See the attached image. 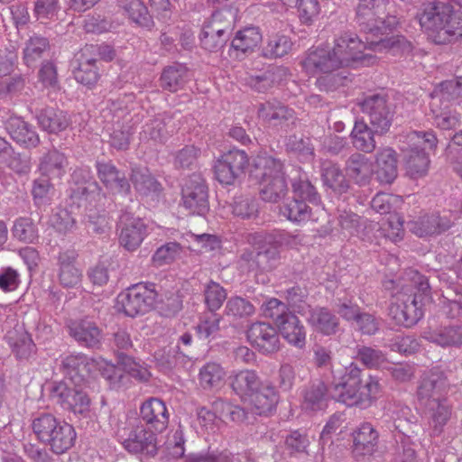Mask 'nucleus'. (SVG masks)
Returning <instances> with one entry per match:
<instances>
[{
    "instance_id": "nucleus-1",
    "label": "nucleus",
    "mask_w": 462,
    "mask_h": 462,
    "mask_svg": "<svg viewBox=\"0 0 462 462\" xmlns=\"http://www.w3.org/2000/svg\"><path fill=\"white\" fill-rule=\"evenodd\" d=\"M312 351L317 367L331 368L334 400L350 407L365 409L379 397L382 385L377 376L366 374L355 363L343 368L333 366V353L329 347L315 345Z\"/></svg>"
},
{
    "instance_id": "nucleus-2",
    "label": "nucleus",
    "mask_w": 462,
    "mask_h": 462,
    "mask_svg": "<svg viewBox=\"0 0 462 462\" xmlns=\"http://www.w3.org/2000/svg\"><path fill=\"white\" fill-rule=\"evenodd\" d=\"M366 45L356 33L346 32L337 37L333 47L310 49L300 61L308 75L328 72L332 69L355 67L358 63L369 64L373 56L365 54Z\"/></svg>"
},
{
    "instance_id": "nucleus-3",
    "label": "nucleus",
    "mask_w": 462,
    "mask_h": 462,
    "mask_svg": "<svg viewBox=\"0 0 462 462\" xmlns=\"http://www.w3.org/2000/svg\"><path fill=\"white\" fill-rule=\"evenodd\" d=\"M417 16L421 28L434 34L437 43H448L462 37V11L454 10L448 2L425 3Z\"/></svg>"
},
{
    "instance_id": "nucleus-4",
    "label": "nucleus",
    "mask_w": 462,
    "mask_h": 462,
    "mask_svg": "<svg viewBox=\"0 0 462 462\" xmlns=\"http://www.w3.org/2000/svg\"><path fill=\"white\" fill-rule=\"evenodd\" d=\"M31 427L36 439L57 455L70 449L77 439L76 430L71 424L60 420L49 412L35 414Z\"/></svg>"
},
{
    "instance_id": "nucleus-5",
    "label": "nucleus",
    "mask_w": 462,
    "mask_h": 462,
    "mask_svg": "<svg viewBox=\"0 0 462 462\" xmlns=\"http://www.w3.org/2000/svg\"><path fill=\"white\" fill-rule=\"evenodd\" d=\"M355 21L360 31L377 36L395 28L399 17L390 0H358Z\"/></svg>"
},
{
    "instance_id": "nucleus-6",
    "label": "nucleus",
    "mask_w": 462,
    "mask_h": 462,
    "mask_svg": "<svg viewBox=\"0 0 462 462\" xmlns=\"http://www.w3.org/2000/svg\"><path fill=\"white\" fill-rule=\"evenodd\" d=\"M411 285L417 290L411 295L401 294L389 307V315L398 325L411 328L423 317L421 297H428L430 286L426 276L417 271H411Z\"/></svg>"
},
{
    "instance_id": "nucleus-7",
    "label": "nucleus",
    "mask_w": 462,
    "mask_h": 462,
    "mask_svg": "<svg viewBox=\"0 0 462 462\" xmlns=\"http://www.w3.org/2000/svg\"><path fill=\"white\" fill-rule=\"evenodd\" d=\"M365 123L372 126L380 136L386 134L393 125L395 109L385 94L366 96L360 103Z\"/></svg>"
},
{
    "instance_id": "nucleus-8",
    "label": "nucleus",
    "mask_w": 462,
    "mask_h": 462,
    "mask_svg": "<svg viewBox=\"0 0 462 462\" xmlns=\"http://www.w3.org/2000/svg\"><path fill=\"white\" fill-rule=\"evenodd\" d=\"M154 283H137L125 291L121 292L117 297V304L123 312L131 318L138 315H143L153 309L158 291Z\"/></svg>"
},
{
    "instance_id": "nucleus-9",
    "label": "nucleus",
    "mask_w": 462,
    "mask_h": 462,
    "mask_svg": "<svg viewBox=\"0 0 462 462\" xmlns=\"http://www.w3.org/2000/svg\"><path fill=\"white\" fill-rule=\"evenodd\" d=\"M87 383L55 382L51 384L50 397L64 410L83 417L90 411V398L85 391Z\"/></svg>"
},
{
    "instance_id": "nucleus-10",
    "label": "nucleus",
    "mask_w": 462,
    "mask_h": 462,
    "mask_svg": "<svg viewBox=\"0 0 462 462\" xmlns=\"http://www.w3.org/2000/svg\"><path fill=\"white\" fill-rule=\"evenodd\" d=\"M182 206L190 214L206 216L209 211L208 187L200 173L185 179L181 188Z\"/></svg>"
},
{
    "instance_id": "nucleus-11",
    "label": "nucleus",
    "mask_w": 462,
    "mask_h": 462,
    "mask_svg": "<svg viewBox=\"0 0 462 462\" xmlns=\"http://www.w3.org/2000/svg\"><path fill=\"white\" fill-rule=\"evenodd\" d=\"M248 166L249 157L245 151L229 150L215 162V178L222 185H235L245 175Z\"/></svg>"
},
{
    "instance_id": "nucleus-12",
    "label": "nucleus",
    "mask_w": 462,
    "mask_h": 462,
    "mask_svg": "<svg viewBox=\"0 0 462 462\" xmlns=\"http://www.w3.org/2000/svg\"><path fill=\"white\" fill-rule=\"evenodd\" d=\"M246 338L250 345L263 355L276 353L281 347L277 328L267 322L253 323L246 331Z\"/></svg>"
},
{
    "instance_id": "nucleus-13",
    "label": "nucleus",
    "mask_w": 462,
    "mask_h": 462,
    "mask_svg": "<svg viewBox=\"0 0 462 462\" xmlns=\"http://www.w3.org/2000/svg\"><path fill=\"white\" fill-rule=\"evenodd\" d=\"M448 390V382L443 372L431 370L421 378L418 389L419 402L425 405L431 401L439 402L447 399L445 395Z\"/></svg>"
},
{
    "instance_id": "nucleus-14",
    "label": "nucleus",
    "mask_w": 462,
    "mask_h": 462,
    "mask_svg": "<svg viewBox=\"0 0 462 462\" xmlns=\"http://www.w3.org/2000/svg\"><path fill=\"white\" fill-rule=\"evenodd\" d=\"M112 343L117 354L118 361L124 366V369L134 377L147 380L149 377L148 372L141 369V366L126 354L134 347L130 333L125 328H118L113 333Z\"/></svg>"
},
{
    "instance_id": "nucleus-15",
    "label": "nucleus",
    "mask_w": 462,
    "mask_h": 462,
    "mask_svg": "<svg viewBox=\"0 0 462 462\" xmlns=\"http://www.w3.org/2000/svg\"><path fill=\"white\" fill-rule=\"evenodd\" d=\"M280 259V253L275 246L264 245L257 251L246 249L241 255V262L252 272H268L273 270Z\"/></svg>"
},
{
    "instance_id": "nucleus-16",
    "label": "nucleus",
    "mask_w": 462,
    "mask_h": 462,
    "mask_svg": "<svg viewBox=\"0 0 462 462\" xmlns=\"http://www.w3.org/2000/svg\"><path fill=\"white\" fill-rule=\"evenodd\" d=\"M5 339L12 354L20 362H31L37 355V346L32 336L21 326L7 331Z\"/></svg>"
},
{
    "instance_id": "nucleus-17",
    "label": "nucleus",
    "mask_w": 462,
    "mask_h": 462,
    "mask_svg": "<svg viewBox=\"0 0 462 462\" xmlns=\"http://www.w3.org/2000/svg\"><path fill=\"white\" fill-rule=\"evenodd\" d=\"M452 226L450 219L439 213L424 214L407 223V227L418 237L439 236Z\"/></svg>"
},
{
    "instance_id": "nucleus-18",
    "label": "nucleus",
    "mask_w": 462,
    "mask_h": 462,
    "mask_svg": "<svg viewBox=\"0 0 462 462\" xmlns=\"http://www.w3.org/2000/svg\"><path fill=\"white\" fill-rule=\"evenodd\" d=\"M140 418L151 430L162 432L169 423L165 403L159 398H149L140 408Z\"/></svg>"
},
{
    "instance_id": "nucleus-19",
    "label": "nucleus",
    "mask_w": 462,
    "mask_h": 462,
    "mask_svg": "<svg viewBox=\"0 0 462 462\" xmlns=\"http://www.w3.org/2000/svg\"><path fill=\"white\" fill-rule=\"evenodd\" d=\"M92 365L82 353L69 354L60 360V369L70 383H88Z\"/></svg>"
},
{
    "instance_id": "nucleus-20",
    "label": "nucleus",
    "mask_w": 462,
    "mask_h": 462,
    "mask_svg": "<svg viewBox=\"0 0 462 462\" xmlns=\"http://www.w3.org/2000/svg\"><path fill=\"white\" fill-rule=\"evenodd\" d=\"M333 393V391L331 392ZM328 385L319 379L311 381L301 392V408L308 412H317L327 409L329 398Z\"/></svg>"
},
{
    "instance_id": "nucleus-21",
    "label": "nucleus",
    "mask_w": 462,
    "mask_h": 462,
    "mask_svg": "<svg viewBox=\"0 0 462 462\" xmlns=\"http://www.w3.org/2000/svg\"><path fill=\"white\" fill-rule=\"evenodd\" d=\"M379 433L369 422H364L353 432L352 454L356 460L372 456L378 448Z\"/></svg>"
},
{
    "instance_id": "nucleus-22",
    "label": "nucleus",
    "mask_w": 462,
    "mask_h": 462,
    "mask_svg": "<svg viewBox=\"0 0 462 462\" xmlns=\"http://www.w3.org/2000/svg\"><path fill=\"white\" fill-rule=\"evenodd\" d=\"M5 129L10 137L23 148L32 149L40 144L35 127L20 116H10L5 122Z\"/></svg>"
},
{
    "instance_id": "nucleus-23",
    "label": "nucleus",
    "mask_w": 462,
    "mask_h": 462,
    "mask_svg": "<svg viewBox=\"0 0 462 462\" xmlns=\"http://www.w3.org/2000/svg\"><path fill=\"white\" fill-rule=\"evenodd\" d=\"M122 224L119 244L127 251H135L148 234L147 226L140 217H127Z\"/></svg>"
},
{
    "instance_id": "nucleus-24",
    "label": "nucleus",
    "mask_w": 462,
    "mask_h": 462,
    "mask_svg": "<svg viewBox=\"0 0 462 462\" xmlns=\"http://www.w3.org/2000/svg\"><path fill=\"white\" fill-rule=\"evenodd\" d=\"M69 335L80 345L88 348H99L102 331L93 321L80 319L69 326Z\"/></svg>"
},
{
    "instance_id": "nucleus-25",
    "label": "nucleus",
    "mask_w": 462,
    "mask_h": 462,
    "mask_svg": "<svg viewBox=\"0 0 462 462\" xmlns=\"http://www.w3.org/2000/svg\"><path fill=\"white\" fill-rule=\"evenodd\" d=\"M402 158L406 165L408 174L414 179L424 176L429 169L430 159L423 148L412 145L406 140L401 146Z\"/></svg>"
},
{
    "instance_id": "nucleus-26",
    "label": "nucleus",
    "mask_w": 462,
    "mask_h": 462,
    "mask_svg": "<svg viewBox=\"0 0 462 462\" xmlns=\"http://www.w3.org/2000/svg\"><path fill=\"white\" fill-rule=\"evenodd\" d=\"M153 431L143 427L136 428L130 433L129 438L123 442L125 448L132 453L155 456L157 454V445L156 435Z\"/></svg>"
},
{
    "instance_id": "nucleus-27",
    "label": "nucleus",
    "mask_w": 462,
    "mask_h": 462,
    "mask_svg": "<svg viewBox=\"0 0 462 462\" xmlns=\"http://www.w3.org/2000/svg\"><path fill=\"white\" fill-rule=\"evenodd\" d=\"M258 116L275 126H282L290 121L293 123L296 119L294 110L276 99L261 103L258 106Z\"/></svg>"
},
{
    "instance_id": "nucleus-28",
    "label": "nucleus",
    "mask_w": 462,
    "mask_h": 462,
    "mask_svg": "<svg viewBox=\"0 0 462 462\" xmlns=\"http://www.w3.org/2000/svg\"><path fill=\"white\" fill-rule=\"evenodd\" d=\"M422 337L429 342L442 347H459L462 346V326L430 328L423 332Z\"/></svg>"
},
{
    "instance_id": "nucleus-29",
    "label": "nucleus",
    "mask_w": 462,
    "mask_h": 462,
    "mask_svg": "<svg viewBox=\"0 0 462 462\" xmlns=\"http://www.w3.org/2000/svg\"><path fill=\"white\" fill-rule=\"evenodd\" d=\"M249 399L258 415L268 416L275 411L280 396L275 386L264 381Z\"/></svg>"
},
{
    "instance_id": "nucleus-30",
    "label": "nucleus",
    "mask_w": 462,
    "mask_h": 462,
    "mask_svg": "<svg viewBox=\"0 0 462 462\" xmlns=\"http://www.w3.org/2000/svg\"><path fill=\"white\" fill-rule=\"evenodd\" d=\"M77 254L74 251H65L58 256V277L60 283L65 288L78 285L82 277L81 271L76 267Z\"/></svg>"
},
{
    "instance_id": "nucleus-31",
    "label": "nucleus",
    "mask_w": 462,
    "mask_h": 462,
    "mask_svg": "<svg viewBox=\"0 0 462 462\" xmlns=\"http://www.w3.org/2000/svg\"><path fill=\"white\" fill-rule=\"evenodd\" d=\"M283 174L285 172L281 160L266 154H259L254 159L251 176L260 183Z\"/></svg>"
},
{
    "instance_id": "nucleus-32",
    "label": "nucleus",
    "mask_w": 462,
    "mask_h": 462,
    "mask_svg": "<svg viewBox=\"0 0 462 462\" xmlns=\"http://www.w3.org/2000/svg\"><path fill=\"white\" fill-rule=\"evenodd\" d=\"M40 127L49 134H59L68 128L70 120L68 114L55 107H45L36 115Z\"/></svg>"
},
{
    "instance_id": "nucleus-33",
    "label": "nucleus",
    "mask_w": 462,
    "mask_h": 462,
    "mask_svg": "<svg viewBox=\"0 0 462 462\" xmlns=\"http://www.w3.org/2000/svg\"><path fill=\"white\" fill-rule=\"evenodd\" d=\"M96 168L100 180L105 186L118 193H128L130 183L124 173H121L111 162H97Z\"/></svg>"
},
{
    "instance_id": "nucleus-34",
    "label": "nucleus",
    "mask_w": 462,
    "mask_h": 462,
    "mask_svg": "<svg viewBox=\"0 0 462 462\" xmlns=\"http://www.w3.org/2000/svg\"><path fill=\"white\" fill-rule=\"evenodd\" d=\"M376 179L383 184H391L398 176L396 152L387 147L380 150L375 159Z\"/></svg>"
},
{
    "instance_id": "nucleus-35",
    "label": "nucleus",
    "mask_w": 462,
    "mask_h": 462,
    "mask_svg": "<svg viewBox=\"0 0 462 462\" xmlns=\"http://www.w3.org/2000/svg\"><path fill=\"white\" fill-rule=\"evenodd\" d=\"M366 43L373 51L388 53L392 56L410 54L413 49L411 42L402 35H393L382 38L379 41H367Z\"/></svg>"
},
{
    "instance_id": "nucleus-36",
    "label": "nucleus",
    "mask_w": 462,
    "mask_h": 462,
    "mask_svg": "<svg viewBox=\"0 0 462 462\" xmlns=\"http://www.w3.org/2000/svg\"><path fill=\"white\" fill-rule=\"evenodd\" d=\"M67 166L68 160L65 154L52 149L41 157L39 171L44 177L60 180L65 174Z\"/></svg>"
},
{
    "instance_id": "nucleus-37",
    "label": "nucleus",
    "mask_w": 462,
    "mask_h": 462,
    "mask_svg": "<svg viewBox=\"0 0 462 462\" xmlns=\"http://www.w3.org/2000/svg\"><path fill=\"white\" fill-rule=\"evenodd\" d=\"M346 172L356 184L365 186L371 180L373 168L368 158L362 153L355 152L346 162Z\"/></svg>"
},
{
    "instance_id": "nucleus-38",
    "label": "nucleus",
    "mask_w": 462,
    "mask_h": 462,
    "mask_svg": "<svg viewBox=\"0 0 462 462\" xmlns=\"http://www.w3.org/2000/svg\"><path fill=\"white\" fill-rule=\"evenodd\" d=\"M425 408L432 434L439 436L443 432L445 425L451 418V405L445 399L439 402L431 401V403L425 405Z\"/></svg>"
},
{
    "instance_id": "nucleus-39",
    "label": "nucleus",
    "mask_w": 462,
    "mask_h": 462,
    "mask_svg": "<svg viewBox=\"0 0 462 462\" xmlns=\"http://www.w3.org/2000/svg\"><path fill=\"white\" fill-rule=\"evenodd\" d=\"M130 180L135 190L142 196L158 197L162 191L161 183L151 174L147 168H132Z\"/></svg>"
},
{
    "instance_id": "nucleus-40",
    "label": "nucleus",
    "mask_w": 462,
    "mask_h": 462,
    "mask_svg": "<svg viewBox=\"0 0 462 462\" xmlns=\"http://www.w3.org/2000/svg\"><path fill=\"white\" fill-rule=\"evenodd\" d=\"M263 383L254 370H242L231 379L233 391L240 397L250 398Z\"/></svg>"
},
{
    "instance_id": "nucleus-41",
    "label": "nucleus",
    "mask_w": 462,
    "mask_h": 462,
    "mask_svg": "<svg viewBox=\"0 0 462 462\" xmlns=\"http://www.w3.org/2000/svg\"><path fill=\"white\" fill-rule=\"evenodd\" d=\"M189 69L181 63H173L163 69L160 81L161 87L170 92H177L183 88L189 81Z\"/></svg>"
},
{
    "instance_id": "nucleus-42",
    "label": "nucleus",
    "mask_w": 462,
    "mask_h": 462,
    "mask_svg": "<svg viewBox=\"0 0 462 462\" xmlns=\"http://www.w3.org/2000/svg\"><path fill=\"white\" fill-rule=\"evenodd\" d=\"M308 318L309 323L319 332L330 336L336 334L338 329V318L328 309L316 307L310 309Z\"/></svg>"
},
{
    "instance_id": "nucleus-43",
    "label": "nucleus",
    "mask_w": 462,
    "mask_h": 462,
    "mask_svg": "<svg viewBox=\"0 0 462 462\" xmlns=\"http://www.w3.org/2000/svg\"><path fill=\"white\" fill-rule=\"evenodd\" d=\"M277 327L280 333L288 343L299 348H302L305 346L306 330L295 314H287L285 319Z\"/></svg>"
},
{
    "instance_id": "nucleus-44",
    "label": "nucleus",
    "mask_w": 462,
    "mask_h": 462,
    "mask_svg": "<svg viewBox=\"0 0 462 462\" xmlns=\"http://www.w3.org/2000/svg\"><path fill=\"white\" fill-rule=\"evenodd\" d=\"M375 135L380 136V134L375 133L371 125L365 121H356L350 136L356 150L369 153L376 148Z\"/></svg>"
},
{
    "instance_id": "nucleus-45",
    "label": "nucleus",
    "mask_w": 462,
    "mask_h": 462,
    "mask_svg": "<svg viewBox=\"0 0 462 462\" xmlns=\"http://www.w3.org/2000/svg\"><path fill=\"white\" fill-rule=\"evenodd\" d=\"M51 45L48 38L33 34L24 42L23 60L29 68L36 67L37 63L50 51Z\"/></svg>"
},
{
    "instance_id": "nucleus-46",
    "label": "nucleus",
    "mask_w": 462,
    "mask_h": 462,
    "mask_svg": "<svg viewBox=\"0 0 462 462\" xmlns=\"http://www.w3.org/2000/svg\"><path fill=\"white\" fill-rule=\"evenodd\" d=\"M321 178L326 187L342 194L349 188L348 180L341 169L335 163L326 161L321 164Z\"/></svg>"
},
{
    "instance_id": "nucleus-47",
    "label": "nucleus",
    "mask_w": 462,
    "mask_h": 462,
    "mask_svg": "<svg viewBox=\"0 0 462 462\" xmlns=\"http://www.w3.org/2000/svg\"><path fill=\"white\" fill-rule=\"evenodd\" d=\"M71 182L77 186V189H73V195L79 198L87 197L99 189L90 168L87 166L78 167L74 170L71 174Z\"/></svg>"
},
{
    "instance_id": "nucleus-48",
    "label": "nucleus",
    "mask_w": 462,
    "mask_h": 462,
    "mask_svg": "<svg viewBox=\"0 0 462 462\" xmlns=\"http://www.w3.org/2000/svg\"><path fill=\"white\" fill-rule=\"evenodd\" d=\"M157 308L160 314L166 318L176 316L183 308L182 295L180 290H164L158 292Z\"/></svg>"
},
{
    "instance_id": "nucleus-49",
    "label": "nucleus",
    "mask_w": 462,
    "mask_h": 462,
    "mask_svg": "<svg viewBox=\"0 0 462 462\" xmlns=\"http://www.w3.org/2000/svg\"><path fill=\"white\" fill-rule=\"evenodd\" d=\"M171 118L156 116L145 124L143 129V139L152 140L154 143H163L173 132L169 126Z\"/></svg>"
},
{
    "instance_id": "nucleus-50",
    "label": "nucleus",
    "mask_w": 462,
    "mask_h": 462,
    "mask_svg": "<svg viewBox=\"0 0 462 462\" xmlns=\"http://www.w3.org/2000/svg\"><path fill=\"white\" fill-rule=\"evenodd\" d=\"M431 101L439 99V105L444 106L462 97V78L444 80L437 85L430 94Z\"/></svg>"
},
{
    "instance_id": "nucleus-51",
    "label": "nucleus",
    "mask_w": 462,
    "mask_h": 462,
    "mask_svg": "<svg viewBox=\"0 0 462 462\" xmlns=\"http://www.w3.org/2000/svg\"><path fill=\"white\" fill-rule=\"evenodd\" d=\"M291 189L296 199H303L306 203L313 205H319L321 202L320 195L316 187L305 173L299 174L297 178L291 180Z\"/></svg>"
},
{
    "instance_id": "nucleus-52",
    "label": "nucleus",
    "mask_w": 462,
    "mask_h": 462,
    "mask_svg": "<svg viewBox=\"0 0 462 462\" xmlns=\"http://www.w3.org/2000/svg\"><path fill=\"white\" fill-rule=\"evenodd\" d=\"M280 213L293 223H301L310 218L311 208L303 199L293 198L280 207Z\"/></svg>"
},
{
    "instance_id": "nucleus-53",
    "label": "nucleus",
    "mask_w": 462,
    "mask_h": 462,
    "mask_svg": "<svg viewBox=\"0 0 462 462\" xmlns=\"http://www.w3.org/2000/svg\"><path fill=\"white\" fill-rule=\"evenodd\" d=\"M261 185L260 196L261 199L266 202L277 203L282 199L288 192L285 174L276 176L272 180L261 183Z\"/></svg>"
},
{
    "instance_id": "nucleus-54",
    "label": "nucleus",
    "mask_w": 462,
    "mask_h": 462,
    "mask_svg": "<svg viewBox=\"0 0 462 462\" xmlns=\"http://www.w3.org/2000/svg\"><path fill=\"white\" fill-rule=\"evenodd\" d=\"M448 105H439V99L430 101V110L434 120V124L440 129L450 130L460 125V120L457 114H452L448 110Z\"/></svg>"
},
{
    "instance_id": "nucleus-55",
    "label": "nucleus",
    "mask_w": 462,
    "mask_h": 462,
    "mask_svg": "<svg viewBox=\"0 0 462 462\" xmlns=\"http://www.w3.org/2000/svg\"><path fill=\"white\" fill-rule=\"evenodd\" d=\"M286 151L299 157L302 162H310L314 158V146L310 137L290 135L285 143Z\"/></svg>"
},
{
    "instance_id": "nucleus-56",
    "label": "nucleus",
    "mask_w": 462,
    "mask_h": 462,
    "mask_svg": "<svg viewBox=\"0 0 462 462\" xmlns=\"http://www.w3.org/2000/svg\"><path fill=\"white\" fill-rule=\"evenodd\" d=\"M262 42V35L255 27H246L238 31L232 40L231 46L236 51L243 53L254 51L255 47Z\"/></svg>"
},
{
    "instance_id": "nucleus-57",
    "label": "nucleus",
    "mask_w": 462,
    "mask_h": 462,
    "mask_svg": "<svg viewBox=\"0 0 462 462\" xmlns=\"http://www.w3.org/2000/svg\"><path fill=\"white\" fill-rule=\"evenodd\" d=\"M118 4L129 18L135 23L143 27L152 25V16L149 14L147 7L141 0H119Z\"/></svg>"
},
{
    "instance_id": "nucleus-58",
    "label": "nucleus",
    "mask_w": 462,
    "mask_h": 462,
    "mask_svg": "<svg viewBox=\"0 0 462 462\" xmlns=\"http://www.w3.org/2000/svg\"><path fill=\"white\" fill-rule=\"evenodd\" d=\"M338 69H332L328 72H319L318 74H323L317 79L316 85L321 91H335L340 87L346 86L351 81L349 74L344 69L338 72Z\"/></svg>"
},
{
    "instance_id": "nucleus-59",
    "label": "nucleus",
    "mask_w": 462,
    "mask_h": 462,
    "mask_svg": "<svg viewBox=\"0 0 462 462\" xmlns=\"http://www.w3.org/2000/svg\"><path fill=\"white\" fill-rule=\"evenodd\" d=\"M309 291L306 287L295 285L285 291L288 305L300 314H306L311 309L308 303Z\"/></svg>"
},
{
    "instance_id": "nucleus-60",
    "label": "nucleus",
    "mask_w": 462,
    "mask_h": 462,
    "mask_svg": "<svg viewBox=\"0 0 462 462\" xmlns=\"http://www.w3.org/2000/svg\"><path fill=\"white\" fill-rule=\"evenodd\" d=\"M402 423L403 420L402 419H397L394 421L395 430L402 434L399 446V449L402 448V462H421L417 456L415 444L411 441L410 430L405 429Z\"/></svg>"
},
{
    "instance_id": "nucleus-61",
    "label": "nucleus",
    "mask_w": 462,
    "mask_h": 462,
    "mask_svg": "<svg viewBox=\"0 0 462 462\" xmlns=\"http://www.w3.org/2000/svg\"><path fill=\"white\" fill-rule=\"evenodd\" d=\"M235 17L236 14L232 9L223 8L215 11L207 23L212 27L216 26L220 35H226L228 39L233 31Z\"/></svg>"
},
{
    "instance_id": "nucleus-62",
    "label": "nucleus",
    "mask_w": 462,
    "mask_h": 462,
    "mask_svg": "<svg viewBox=\"0 0 462 462\" xmlns=\"http://www.w3.org/2000/svg\"><path fill=\"white\" fill-rule=\"evenodd\" d=\"M206 23L199 34L200 44L203 49L208 51H217L220 50L227 42L226 35H220L219 30H216Z\"/></svg>"
},
{
    "instance_id": "nucleus-63",
    "label": "nucleus",
    "mask_w": 462,
    "mask_h": 462,
    "mask_svg": "<svg viewBox=\"0 0 462 462\" xmlns=\"http://www.w3.org/2000/svg\"><path fill=\"white\" fill-rule=\"evenodd\" d=\"M226 373L220 365L208 363L199 371V383L204 389L218 387Z\"/></svg>"
},
{
    "instance_id": "nucleus-64",
    "label": "nucleus",
    "mask_w": 462,
    "mask_h": 462,
    "mask_svg": "<svg viewBox=\"0 0 462 462\" xmlns=\"http://www.w3.org/2000/svg\"><path fill=\"white\" fill-rule=\"evenodd\" d=\"M439 278L440 282L455 292V295L462 294V257L450 268L439 273Z\"/></svg>"
}]
</instances>
